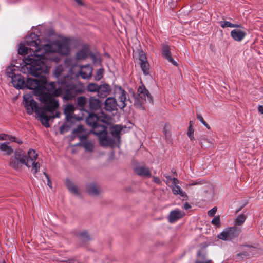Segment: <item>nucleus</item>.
<instances>
[{
  "label": "nucleus",
  "instance_id": "f257e3e1",
  "mask_svg": "<svg viewBox=\"0 0 263 263\" xmlns=\"http://www.w3.org/2000/svg\"><path fill=\"white\" fill-rule=\"evenodd\" d=\"M36 77L35 79H27V88L33 90L34 96L37 97V99L44 104V107L39 106L32 95L29 93L24 95L23 104L28 114L31 115L34 112L40 118L42 124L46 127H49V119L59 117V113L57 112L54 115L53 112L59 106L58 101L46 88L47 80L45 74Z\"/></svg>",
  "mask_w": 263,
  "mask_h": 263
},
{
  "label": "nucleus",
  "instance_id": "f03ea898",
  "mask_svg": "<svg viewBox=\"0 0 263 263\" xmlns=\"http://www.w3.org/2000/svg\"><path fill=\"white\" fill-rule=\"evenodd\" d=\"M25 43L27 46L21 44L18 52L20 54H30L24 58V65L21 67V71L34 77L48 73V65L43 61L44 45H40L39 36L31 33L25 37Z\"/></svg>",
  "mask_w": 263,
  "mask_h": 263
},
{
  "label": "nucleus",
  "instance_id": "7ed1b4c3",
  "mask_svg": "<svg viewBox=\"0 0 263 263\" xmlns=\"http://www.w3.org/2000/svg\"><path fill=\"white\" fill-rule=\"evenodd\" d=\"M64 70L61 65H58L54 70V74L58 78H64L65 82L61 83L60 87L57 88L56 84L51 82L49 84L50 87V92L53 96H62L64 100H70L74 98L76 96L84 92L85 90L84 85L80 82H68L69 77L64 74Z\"/></svg>",
  "mask_w": 263,
  "mask_h": 263
},
{
  "label": "nucleus",
  "instance_id": "20e7f679",
  "mask_svg": "<svg viewBox=\"0 0 263 263\" xmlns=\"http://www.w3.org/2000/svg\"><path fill=\"white\" fill-rule=\"evenodd\" d=\"M71 40L67 37H61L50 44L44 45V55L43 57L44 63L48 65V72L50 67V62H58L60 58L55 55L58 53L60 55H67L70 52V45Z\"/></svg>",
  "mask_w": 263,
  "mask_h": 263
},
{
  "label": "nucleus",
  "instance_id": "39448f33",
  "mask_svg": "<svg viewBox=\"0 0 263 263\" xmlns=\"http://www.w3.org/2000/svg\"><path fill=\"white\" fill-rule=\"evenodd\" d=\"M38 154L35 150L29 149L27 154L22 149H17L14 156L10 158L9 165L15 170L20 169L23 165L31 168V172L36 174L39 171L40 164L37 161Z\"/></svg>",
  "mask_w": 263,
  "mask_h": 263
},
{
  "label": "nucleus",
  "instance_id": "423d86ee",
  "mask_svg": "<svg viewBox=\"0 0 263 263\" xmlns=\"http://www.w3.org/2000/svg\"><path fill=\"white\" fill-rule=\"evenodd\" d=\"M65 64L69 68V71L72 72L73 68L75 66H78L80 68L79 73L81 77L84 79H89L91 77L92 72V67L89 64L85 65H77L74 62V60L71 58H68L65 60Z\"/></svg>",
  "mask_w": 263,
  "mask_h": 263
},
{
  "label": "nucleus",
  "instance_id": "0eeeda50",
  "mask_svg": "<svg viewBox=\"0 0 263 263\" xmlns=\"http://www.w3.org/2000/svg\"><path fill=\"white\" fill-rule=\"evenodd\" d=\"M137 95L138 97L134 103L137 107H142V104L146 100V98L149 102H153L152 96L143 84L138 87Z\"/></svg>",
  "mask_w": 263,
  "mask_h": 263
},
{
  "label": "nucleus",
  "instance_id": "6e6552de",
  "mask_svg": "<svg viewBox=\"0 0 263 263\" xmlns=\"http://www.w3.org/2000/svg\"><path fill=\"white\" fill-rule=\"evenodd\" d=\"M116 94L117 98V102L118 106L120 108L123 109L129 104L132 103L130 100L127 99V93L121 87L116 88Z\"/></svg>",
  "mask_w": 263,
  "mask_h": 263
},
{
  "label": "nucleus",
  "instance_id": "1a4fd4ad",
  "mask_svg": "<svg viewBox=\"0 0 263 263\" xmlns=\"http://www.w3.org/2000/svg\"><path fill=\"white\" fill-rule=\"evenodd\" d=\"M109 119L110 116L109 115L105 114L103 111H101L98 115L90 114L86 119V122L89 125L92 127L98 124L99 121L105 122L109 120Z\"/></svg>",
  "mask_w": 263,
  "mask_h": 263
},
{
  "label": "nucleus",
  "instance_id": "9d476101",
  "mask_svg": "<svg viewBox=\"0 0 263 263\" xmlns=\"http://www.w3.org/2000/svg\"><path fill=\"white\" fill-rule=\"evenodd\" d=\"M92 133L99 137L100 143L103 146H107L108 141L106 136V128L104 125L97 124L92 127Z\"/></svg>",
  "mask_w": 263,
  "mask_h": 263
},
{
  "label": "nucleus",
  "instance_id": "9b49d317",
  "mask_svg": "<svg viewBox=\"0 0 263 263\" xmlns=\"http://www.w3.org/2000/svg\"><path fill=\"white\" fill-rule=\"evenodd\" d=\"M239 233V230L235 227H230L221 232L218 235V238L224 241L231 240L237 237Z\"/></svg>",
  "mask_w": 263,
  "mask_h": 263
},
{
  "label": "nucleus",
  "instance_id": "f8f14e48",
  "mask_svg": "<svg viewBox=\"0 0 263 263\" xmlns=\"http://www.w3.org/2000/svg\"><path fill=\"white\" fill-rule=\"evenodd\" d=\"M236 28L231 31V36L236 42H241L247 35L245 28L241 25V27Z\"/></svg>",
  "mask_w": 263,
  "mask_h": 263
},
{
  "label": "nucleus",
  "instance_id": "ddd939ff",
  "mask_svg": "<svg viewBox=\"0 0 263 263\" xmlns=\"http://www.w3.org/2000/svg\"><path fill=\"white\" fill-rule=\"evenodd\" d=\"M162 57L166 59L169 62L174 65L176 66L177 63L172 57L170 47L167 45H163L162 47Z\"/></svg>",
  "mask_w": 263,
  "mask_h": 263
},
{
  "label": "nucleus",
  "instance_id": "4468645a",
  "mask_svg": "<svg viewBox=\"0 0 263 263\" xmlns=\"http://www.w3.org/2000/svg\"><path fill=\"white\" fill-rule=\"evenodd\" d=\"M118 104L115 98H107L104 103V108L106 110L112 111L117 109Z\"/></svg>",
  "mask_w": 263,
  "mask_h": 263
},
{
  "label": "nucleus",
  "instance_id": "2eb2a0df",
  "mask_svg": "<svg viewBox=\"0 0 263 263\" xmlns=\"http://www.w3.org/2000/svg\"><path fill=\"white\" fill-rule=\"evenodd\" d=\"M11 79V83L14 87L21 89L24 86L27 87L26 83H25L24 80L21 75H14L12 77Z\"/></svg>",
  "mask_w": 263,
  "mask_h": 263
},
{
  "label": "nucleus",
  "instance_id": "dca6fc26",
  "mask_svg": "<svg viewBox=\"0 0 263 263\" xmlns=\"http://www.w3.org/2000/svg\"><path fill=\"white\" fill-rule=\"evenodd\" d=\"M111 91V86L107 84H103L99 86L98 96L100 98H104L109 95Z\"/></svg>",
  "mask_w": 263,
  "mask_h": 263
},
{
  "label": "nucleus",
  "instance_id": "f3484780",
  "mask_svg": "<svg viewBox=\"0 0 263 263\" xmlns=\"http://www.w3.org/2000/svg\"><path fill=\"white\" fill-rule=\"evenodd\" d=\"M184 215V213L179 209H175L172 211L169 215V221L171 223L174 222L180 219Z\"/></svg>",
  "mask_w": 263,
  "mask_h": 263
},
{
  "label": "nucleus",
  "instance_id": "a211bd4d",
  "mask_svg": "<svg viewBox=\"0 0 263 263\" xmlns=\"http://www.w3.org/2000/svg\"><path fill=\"white\" fill-rule=\"evenodd\" d=\"M86 188L87 192L93 196L98 195L101 192L99 185L95 182L88 184Z\"/></svg>",
  "mask_w": 263,
  "mask_h": 263
},
{
  "label": "nucleus",
  "instance_id": "6ab92c4d",
  "mask_svg": "<svg viewBox=\"0 0 263 263\" xmlns=\"http://www.w3.org/2000/svg\"><path fill=\"white\" fill-rule=\"evenodd\" d=\"M178 183V180L176 178H173V185L171 187L173 194L175 195H179L182 197H186L185 193L177 184Z\"/></svg>",
  "mask_w": 263,
  "mask_h": 263
},
{
  "label": "nucleus",
  "instance_id": "aec40b11",
  "mask_svg": "<svg viewBox=\"0 0 263 263\" xmlns=\"http://www.w3.org/2000/svg\"><path fill=\"white\" fill-rule=\"evenodd\" d=\"M135 173L139 176L147 178L151 177V173L147 167L141 166L135 168Z\"/></svg>",
  "mask_w": 263,
  "mask_h": 263
},
{
  "label": "nucleus",
  "instance_id": "412c9836",
  "mask_svg": "<svg viewBox=\"0 0 263 263\" xmlns=\"http://www.w3.org/2000/svg\"><path fill=\"white\" fill-rule=\"evenodd\" d=\"M102 102L100 100L94 97H91L89 99V106L92 110H97L102 106Z\"/></svg>",
  "mask_w": 263,
  "mask_h": 263
},
{
  "label": "nucleus",
  "instance_id": "4be33fe9",
  "mask_svg": "<svg viewBox=\"0 0 263 263\" xmlns=\"http://www.w3.org/2000/svg\"><path fill=\"white\" fill-rule=\"evenodd\" d=\"M73 133L77 136L80 141H82L86 139L87 135L82 125H79L76 129L73 130Z\"/></svg>",
  "mask_w": 263,
  "mask_h": 263
},
{
  "label": "nucleus",
  "instance_id": "5701e85b",
  "mask_svg": "<svg viewBox=\"0 0 263 263\" xmlns=\"http://www.w3.org/2000/svg\"><path fill=\"white\" fill-rule=\"evenodd\" d=\"M89 50L88 47H84L78 51L76 54V58L78 60L85 59L88 55Z\"/></svg>",
  "mask_w": 263,
  "mask_h": 263
},
{
  "label": "nucleus",
  "instance_id": "b1692460",
  "mask_svg": "<svg viewBox=\"0 0 263 263\" xmlns=\"http://www.w3.org/2000/svg\"><path fill=\"white\" fill-rule=\"evenodd\" d=\"M74 109V106L72 104H68L65 107L64 113L67 120H69L72 118Z\"/></svg>",
  "mask_w": 263,
  "mask_h": 263
},
{
  "label": "nucleus",
  "instance_id": "393cba45",
  "mask_svg": "<svg viewBox=\"0 0 263 263\" xmlns=\"http://www.w3.org/2000/svg\"><path fill=\"white\" fill-rule=\"evenodd\" d=\"M82 146L85 148L86 151L92 152L93 150L94 145L93 143L89 140L86 139L81 141Z\"/></svg>",
  "mask_w": 263,
  "mask_h": 263
},
{
  "label": "nucleus",
  "instance_id": "a878e982",
  "mask_svg": "<svg viewBox=\"0 0 263 263\" xmlns=\"http://www.w3.org/2000/svg\"><path fill=\"white\" fill-rule=\"evenodd\" d=\"M66 184L67 187L70 192L76 195L79 194V190L78 187L75 185L70 180H66Z\"/></svg>",
  "mask_w": 263,
  "mask_h": 263
},
{
  "label": "nucleus",
  "instance_id": "bb28decb",
  "mask_svg": "<svg viewBox=\"0 0 263 263\" xmlns=\"http://www.w3.org/2000/svg\"><path fill=\"white\" fill-rule=\"evenodd\" d=\"M9 143H4L0 145V151L5 152L7 155H10L12 153V147L8 145Z\"/></svg>",
  "mask_w": 263,
  "mask_h": 263
},
{
  "label": "nucleus",
  "instance_id": "cd10ccee",
  "mask_svg": "<svg viewBox=\"0 0 263 263\" xmlns=\"http://www.w3.org/2000/svg\"><path fill=\"white\" fill-rule=\"evenodd\" d=\"M220 26L223 28H227V27H230V28H235V27H241V24H233L231 22L227 21H221L220 22Z\"/></svg>",
  "mask_w": 263,
  "mask_h": 263
},
{
  "label": "nucleus",
  "instance_id": "c85d7f7f",
  "mask_svg": "<svg viewBox=\"0 0 263 263\" xmlns=\"http://www.w3.org/2000/svg\"><path fill=\"white\" fill-rule=\"evenodd\" d=\"M121 128L119 125H116L111 128V135L115 138H119Z\"/></svg>",
  "mask_w": 263,
  "mask_h": 263
},
{
  "label": "nucleus",
  "instance_id": "c756f323",
  "mask_svg": "<svg viewBox=\"0 0 263 263\" xmlns=\"http://www.w3.org/2000/svg\"><path fill=\"white\" fill-rule=\"evenodd\" d=\"M99 86L96 83H91L88 84L87 86V90L91 92H96L98 91Z\"/></svg>",
  "mask_w": 263,
  "mask_h": 263
},
{
  "label": "nucleus",
  "instance_id": "7c9ffc66",
  "mask_svg": "<svg viewBox=\"0 0 263 263\" xmlns=\"http://www.w3.org/2000/svg\"><path fill=\"white\" fill-rule=\"evenodd\" d=\"M141 69L142 70L143 73L145 75H148L149 74V65L147 62L140 63Z\"/></svg>",
  "mask_w": 263,
  "mask_h": 263
},
{
  "label": "nucleus",
  "instance_id": "2f4dec72",
  "mask_svg": "<svg viewBox=\"0 0 263 263\" xmlns=\"http://www.w3.org/2000/svg\"><path fill=\"white\" fill-rule=\"evenodd\" d=\"M246 216L244 214H240L235 219V224L241 226L246 220Z\"/></svg>",
  "mask_w": 263,
  "mask_h": 263
},
{
  "label": "nucleus",
  "instance_id": "473e14b6",
  "mask_svg": "<svg viewBox=\"0 0 263 263\" xmlns=\"http://www.w3.org/2000/svg\"><path fill=\"white\" fill-rule=\"evenodd\" d=\"M198 259L196 263H212L210 260L206 259L204 255L201 256L199 252H198Z\"/></svg>",
  "mask_w": 263,
  "mask_h": 263
},
{
  "label": "nucleus",
  "instance_id": "72a5a7b5",
  "mask_svg": "<svg viewBox=\"0 0 263 263\" xmlns=\"http://www.w3.org/2000/svg\"><path fill=\"white\" fill-rule=\"evenodd\" d=\"M79 237L80 239L83 241L88 240L90 239V237L86 231H82L79 233Z\"/></svg>",
  "mask_w": 263,
  "mask_h": 263
},
{
  "label": "nucleus",
  "instance_id": "f704fd0d",
  "mask_svg": "<svg viewBox=\"0 0 263 263\" xmlns=\"http://www.w3.org/2000/svg\"><path fill=\"white\" fill-rule=\"evenodd\" d=\"M87 103V99L85 97H79L77 98V103L80 106L83 107Z\"/></svg>",
  "mask_w": 263,
  "mask_h": 263
},
{
  "label": "nucleus",
  "instance_id": "c9c22d12",
  "mask_svg": "<svg viewBox=\"0 0 263 263\" xmlns=\"http://www.w3.org/2000/svg\"><path fill=\"white\" fill-rule=\"evenodd\" d=\"M103 69L100 68L98 69L94 77V79L96 81H99L103 77Z\"/></svg>",
  "mask_w": 263,
  "mask_h": 263
},
{
  "label": "nucleus",
  "instance_id": "e433bc0d",
  "mask_svg": "<svg viewBox=\"0 0 263 263\" xmlns=\"http://www.w3.org/2000/svg\"><path fill=\"white\" fill-rule=\"evenodd\" d=\"M190 125L187 131V135L190 137L191 140H193L194 139V129L193 127H192V121H190Z\"/></svg>",
  "mask_w": 263,
  "mask_h": 263
},
{
  "label": "nucleus",
  "instance_id": "4c0bfd02",
  "mask_svg": "<svg viewBox=\"0 0 263 263\" xmlns=\"http://www.w3.org/2000/svg\"><path fill=\"white\" fill-rule=\"evenodd\" d=\"M213 225H215L216 226L219 227L220 225V217L219 216H216L214 217L211 221Z\"/></svg>",
  "mask_w": 263,
  "mask_h": 263
},
{
  "label": "nucleus",
  "instance_id": "58836bf2",
  "mask_svg": "<svg viewBox=\"0 0 263 263\" xmlns=\"http://www.w3.org/2000/svg\"><path fill=\"white\" fill-rule=\"evenodd\" d=\"M217 211V208L214 207L208 212V214L209 216H214Z\"/></svg>",
  "mask_w": 263,
  "mask_h": 263
},
{
  "label": "nucleus",
  "instance_id": "ea45409f",
  "mask_svg": "<svg viewBox=\"0 0 263 263\" xmlns=\"http://www.w3.org/2000/svg\"><path fill=\"white\" fill-rule=\"evenodd\" d=\"M139 61H140V63H143V62H147L146 57L145 54L142 53L141 54H140Z\"/></svg>",
  "mask_w": 263,
  "mask_h": 263
},
{
  "label": "nucleus",
  "instance_id": "a19ab883",
  "mask_svg": "<svg viewBox=\"0 0 263 263\" xmlns=\"http://www.w3.org/2000/svg\"><path fill=\"white\" fill-rule=\"evenodd\" d=\"M197 118L201 122L202 124H204V122L205 121L204 120L201 114L197 112Z\"/></svg>",
  "mask_w": 263,
  "mask_h": 263
},
{
  "label": "nucleus",
  "instance_id": "79ce46f5",
  "mask_svg": "<svg viewBox=\"0 0 263 263\" xmlns=\"http://www.w3.org/2000/svg\"><path fill=\"white\" fill-rule=\"evenodd\" d=\"M237 256H240V257H241L242 258H243V257H247V256H250V254L248 253L246 251H244L242 253H238L237 254Z\"/></svg>",
  "mask_w": 263,
  "mask_h": 263
},
{
  "label": "nucleus",
  "instance_id": "37998d69",
  "mask_svg": "<svg viewBox=\"0 0 263 263\" xmlns=\"http://www.w3.org/2000/svg\"><path fill=\"white\" fill-rule=\"evenodd\" d=\"M153 181L158 184H160L161 183V181L160 179L158 177L154 176L153 177Z\"/></svg>",
  "mask_w": 263,
  "mask_h": 263
},
{
  "label": "nucleus",
  "instance_id": "c03bdc74",
  "mask_svg": "<svg viewBox=\"0 0 263 263\" xmlns=\"http://www.w3.org/2000/svg\"><path fill=\"white\" fill-rule=\"evenodd\" d=\"M44 174L45 175L47 179V185L50 187H52V182L50 181L48 175L46 173H44Z\"/></svg>",
  "mask_w": 263,
  "mask_h": 263
},
{
  "label": "nucleus",
  "instance_id": "a18cd8bd",
  "mask_svg": "<svg viewBox=\"0 0 263 263\" xmlns=\"http://www.w3.org/2000/svg\"><path fill=\"white\" fill-rule=\"evenodd\" d=\"M66 126L65 125H62L60 128V133L61 134H63L65 133L66 130H65Z\"/></svg>",
  "mask_w": 263,
  "mask_h": 263
},
{
  "label": "nucleus",
  "instance_id": "49530a36",
  "mask_svg": "<svg viewBox=\"0 0 263 263\" xmlns=\"http://www.w3.org/2000/svg\"><path fill=\"white\" fill-rule=\"evenodd\" d=\"M7 139V134H0V140H4Z\"/></svg>",
  "mask_w": 263,
  "mask_h": 263
},
{
  "label": "nucleus",
  "instance_id": "de8ad7c7",
  "mask_svg": "<svg viewBox=\"0 0 263 263\" xmlns=\"http://www.w3.org/2000/svg\"><path fill=\"white\" fill-rule=\"evenodd\" d=\"M12 141H15V137L13 136H10L7 135V139Z\"/></svg>",
  "mask_w": 263,
  "mask_h": 263
},
{
  "label": "nucleus",
  "instance_id": "09e8293b",
  "mask_svg": "<svg viewBox=\"0 0 263 263\" xmlns=\"http://www.w3.org/2000/svg\"><path fill=\"white\" fill-rule=\"evenodd\" d=\"M165 177L167 179V180L166 181V183H168L170 181H171L172 182H173V179L172 178H171V176H165Z\"/></svg>",
  "mask_w": 263,
  "mask_h": 263
},
{
  "label": "nucleus",
  "instance_id": "8fccbe9b",
  "mask_svg": "<svg viewBox=\"0 0 263 263\" xmlns=\"http://www.w3.org/2000/svg\"><path fill=\"white\" fill-rule=\"evenodd\" d=\"M258 111L261 113V114H263V106L262 105H259L258 107Z\"/></svg>",
  "mask_w": 263,
  "mask_h": 263
},
{
  "label": "nucleus",
  "instance_id": "3c124183",
  "mask_svg": "<svg viewBox=\"0 0 263 263\" xmlns=\"http://www.w3.org/2000/svg\"><path fill=\"white\" fill-rule=\"evenodd\" d=\"M191 208V206L187 202H186L184 205V208L185 210L189 209Z\"/></svg>",
  "mask_w": 263,
  "mask_h": 263
},
{
  "label": "nucleus",
  "instance_id": "603ef678",
  "mask_svg": "<svg viewBox=\"0 0 263 263\" xmlns=\"http://www.w3.org/2000/svg\"><path fill=\"white\" fill-rule=\"evenodd\" d=\"M164 132L166 137L170 136V132H167L166 130V126H165L164 128Z\"/></svg>",
  "mask_w": 263,
  "mask_h": 263
},
{
  "label": "nucleus",
  "instance_id": "864d4df0",
  "mask_svg": "<svg viewBox=\"0 0 263 263\" xmlns=\"http://www.w3.org/2000/svg\"><path fill=\"white\" fill-rule=\"evenodd\" d=\"M79 5H82L83 3L81 0H74Z\"/></svg>",
  "mask_w": 263,
  "mask_h": 263
},
{
  "label": "nucleus",
  "instance_id": "5fc2aeb1",
  "mask_svg": "<svg viewBox=\"0 0 263 263\" xmlns=\"http://www.w3.org/2000/svg\"><path fill=\"white\" fill-rule=\"evenodd\" d=\"M16 143H17L18 144H22V141L20 139H16L15 138V141Z\"/></svg>",
  "mask_w": 263,
  "mask_h": 263
},
{
  "label": "nucleus",
  "instance_id": "6e6d98bb",
  "mask_svg": "<svg viewBox=\"0 0 263 263\" xmlns=\"http://www.w3.org/2000/svg\"><path fill=\"white\" fill-rule=\"evenodd\" d=\"M208 129H210L209 125L206 123V122H204V124H203Z\"/></svg>",
  "mask_w": 263,
  "mask_h": 263
},
{
  "label": "nucleus",
  "instance_id": "4d7b16f0",
  "mask_svg": "<svg viewBox=\"0 0 263 263\" xmlns=\"http://www.w3.org/2000/svg\"><path fill=\"white\" fill-rule=\"evenodd\" d=\"M249 250H253V249H254V248H249Z\"/></svg>",
  "mask_w": 263,
  "mask_h": 263
}]
</instances>
